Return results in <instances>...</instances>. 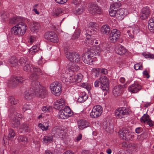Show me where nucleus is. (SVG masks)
<instances>
[{
	"label": "nucleus",
	"mask_w": 154,
	"mask_h": 154,
	"mask_svg": "<svg viewBox=\"0 0 154 154\" xmlns=\"http://www.w3.org/2000/svg\"><path fill=\"white\" fill-rule=\"evenodd\" d=\"M39 82L37 81H32L31 83V88L30 89L32 91H37L41 88Z\"/></svg>",
	"instance_id": "bb28decb"
},
{
	"label": "nucleus",
	"mask_w": 154,
	"mask_h": 154,
	"mask_svg": "<svg viewBox=\"0 0 154 154\" xmlns=\"http://www.w3.org/2000/svg\"><path fill=\"white\" fill-rule=\"evenodd\" d=\"M143 131V128L141 127H138L135 130L136 133L139 134L142 132Z\"/></svg>",
	"instance_id": "774afa93"
},
{
	"label": "nucleus",
	"mask_w": 154,
	"mask_h": 154,
	"mask_svg": "<svg viewBox=\"0 0 154 154\" xmlns=\"http://www.w3.org/2000/svg\"><path fill=\"white\" fill-rule=\"evenodd\" d=\"M127 147L131 149H136L137 147L136 145L133 143H130L127 145Z\"/></svg>",
	"instance_id": "680f3d73"
},
{
	"label": "nucleus",
	"mask_w": 154,
	"mask_h": 154,
	"mask_svg": "<svg viewBox=\"0 0 154 154\" xmlns=\"http://www.w3.org/2000/svg\"><path fill=\"white\" fill-rule=\"evenodd\" d=\"M130 29H131V31H132L134 34H137L139 32V28L137 25H133L132 27H130Z\"/></svg>",
	"instance_id": "4c0bfd02"
},
{
	"label": "nucleus",
	"mask_w": 154,
	"mask_h": 154,
	"mask_svg": "<svg viewBox=\"0 0 154 154\" xmlns=\"http://www.w3.org/2000/svg\"><path fill=\"white\" fill-rule=\"evenodd\" d=\"M59 117L61 119H65L66 118V116H67L66 114L65 113V112H64L62 109L60 110L59 112Z\"/></svg>",
	"instance_id": "603ef678"
},
{
	"label": "nucleus",
	"mask_w": 154,
	"mask_h": 154,
	"mask_svg": "<svg viewBox=\"0 0 154 154\" xmlns=\"http://www.w3.org/2000/svg\"><path fill=\"white\" fill-rule=\"evenodd\" d=\"M9 62L11 65V66H15L17 65L18 61L16 57L14 56L11 57L9 60Z\"/></svg>",
	"instance_id": "72a5a7b5"
},
{
	"label": "nucleus",
	"mask_w": 154,
	"mask_h": 154,
	"mask_svg": "<svg viewBox=\"0 0 154 154\" xmlns=\"http://www.w3.org/2000/svg\"><path fill=\"white\" fill-rule=\"evenodd\" d=\"M48 41L52 42L54 43H57L58 41L57 35L54 32V34L51 36L50 38L48 40Z\"/></svg>",
	"instance_id": "58836bf2"
},
{
	"label": "nucleus",
	"mask_w": 154,
	"mask_h": 154,
	"mask_svg": "<svg viewBox=\"0 0 154 154\" xmlns=\"http://www.w3.org/2000/svg\"><path fill=\"white\" fill-rule=\"evenodd\" d=\"M100 31L102 33H106V25H103L100 29Z\"/></svg>",
	"instance_id": "338daca9"
},
{
	"label": "nucleus",
	"mask_w": 154,
	"mask_h": 154,
	"mask_svg": "<svg viewBox=\"0 0 154 154\" xmlns=\"http://www.w3.org/2000/svg\"><path fill=\"white\" fill-rule=\"evenodd\" d=\"M28 59L26 57H21L19 60V62L21 64H24L27 62Z\"/></svg>",
	"instance_id": "6e6d98bb"
},
{
	"label": "nucleus",
	"mask_w": 154,
	"mask_h": 154,
	"mask_svg": "<svg viewBox=\"0 0 154 154\" xmlns=\"http://www.w3.org/2000/svg\"><path fill=\"white\" fill-rule=\"evenodd\" d=\"M15 136V133L14 131L12 129H10L9 131V134L8 136V139L11 140Z\"/></svg>",
	"instance_id": "5fc2aeb1"
},
{
	"label": "nucleus",
	"mask_w": 154,
	"mask_h": 154,
	"mask_svg": "<svg viewBox=\"0 0 154 154\" xmlns=\"http://www.w3.org/2000/svg\"><path fill=\"white\" fill-rule=\"evenodd\" d=\"M123 87L120 85L114 87L113 90V94L115 97L119 96L122 93Z\"/></svg>",
	"instance_id": "412c9836"
},
{
	"label": "nucleus",
	"mask_w": 154,
	"mask_h": 154,
	"mask_svg": "<svg viewBox=\"0 0 154 154\" xmlns=\"http://www.w3.org/2000/svg\"><path fill=\"white\" fill-rule=\"evenodd\" d=\"M90 51L87 49H85V53L82 55V59L85 63L91 65L92 63L94 58L93 54H91Z\"/></svg>",
	"instance_id": "423d86ee"
},
{
	"label": "nucleus",
	"mask_w": 154,
	"mask_h": 154,
	"mask_svg": "<svg viewBox=\"0 0 154 154\" xmlns=\"http://www.w3.org/2000/svg\"><path fill=\"white\" fill-rule=\"evenodd\" d=\"M1 17L3 21H6L8 20L9 14L6 12L3 11L1 13Z\"/></svg>",
	"instance_id": "c03bdc74"
},
{
	"label": "nucleus",
	"mask_w": 154,
	"mask_h": 154,
	"mask_svg": "<svg viewBox=\"0 0 154 154\" xmlns=\"http://www.w3.org/2000/svg\"><path fill=\"white\" fill-rule=\"evenodd\" d=\"M32 69L34 72L37 71L40 74L42 73V70L39 68L34 67L32 65L29 64H27L23 67V70L28 73L32 72Z\"/></svg>",
	"instance_id": "ddd939ff"
},
{
	"label": "nucleus",
	"mask_w": 154,
	"mask_h": 154,
	"mask_svg": "<svg viewBox=\"0 0 154 154\" xmlns=\"http://www.w3.org/2000/svg\"><path fill=\"white\" fill-rule=\"evenodd\" d=\"M91 31H89L88 30V33H86L85 35L86 36V39L85 41V42L86 43L87 45H88L87 43L89 44L93 45L94 44V41L95 40V37L92 35L89 34V33L91 32Z\"/></svg>",
	"instance_id": "4be33fe9"
},
{
	"label": "nucleus",
	"mask_w": 154,
	"mask_h": 154,
	"mask_svg": "<svg viewBox=\"0 0 154 154\" xmlns=\"http://www.w3.org/2000/svg\"><path fill=\"white\" fill-rule=\"evenodd\" d=\"M100 88L104 91H106V76L102 75L99 78Z\"/></svg>",
	"instance_id": "cd10ccee"
},
{
	"label": "nucleus",
	"mask_w": 154,
	"mask_h": 154,
	"mask_svg": "<svg viewBox=\"0 0 154 154\" xmlns=\"http://www.w3.org/2000/svg\"><path fill=\"white\" fill-rule=\"evenodd\" d=\"M142 86L138 84L135 83L132 84L128 88L129 91L133 93H136L140 90Z\"/></svg>",
	"instance_id": "dca6fc26"
},
{
	"label": "nucleus",
	"mask_w": 154,
	"mask_h": 154,
	"mask_svg": "<svg viewBox=\"0 0 154 154\" xmlns=\"http://www.w3.org/2000/svg\"><path fill=\"white\" fill-rule=\"evenodd\" d=\"M115 51L116 54L123 56L127 52V50L124 46L119 44L116 45Z\"/></svg>",
	"instance_id": "f3484780"
},
{
	"label": "nucleus",
	"mask_w": 154,
	"mask_h": 154,
	"mask_svg": "<svg viewBox=\"0 0 154 154\" xmlns=\"http://www.w3.org/2000/svg\"><path fill=\"white\" fill-rule=\"evenodd\" d=\"M106 70V69L104 68H103L102 69L100 68H95L93 69L94 71H96V74L95 75V76L97 77V73H98V75L99 73L100 72L102 73L103 74H105Z\"/></svg>",
	"instance_id": "ea45409f"
},
{
	"label": "nucleus",
	"mask_w": 154,
	"mask_h": 154,
	"mask_svg": "<svg viewBox=\"0 0 154 154\" xmlns=\"http://www.w3.org/2000/svg\"><path fill=\"white\" fill-rule=\"evenodd\" d=\"M19 17H14L10 19L9 22L11 24H15L20 21Z\"/></svg>",
	"instance_id": "49530a36"
},
{
	"label": "nucleus",
	"mask_w": 154,
	"mask_h": 154,
	"mask_svg": "<svg viewBox=\"0 0 154 154\" xmlns=\"http://www.w3.org/2000/svg\"><path fill=\"white\" fill-rule=\"evenodd\" d=\"M117 11L113 9L110 7L109 11V14L111 17H114L116 16V14Z\"/></svg>",
	"instance_id": "8fccbe9b"
},
{
	"label": "nucleus",
	"mask_w": 154,
	"mask_h": 154,
	"mask_svg": "<svg viewBox=\"0 0 154 154\" xmlns=\"http://www.w3.org/2000/svg\"><path fill=\"white\" fill-rule=\"evenodd\" d=\"M106 129H108V131L111 133L113 131V127L112 123V122H109V126H107L106 127Z\"/></svg>",
	"instance_id": "bf43d9fd"
},
{
	"label": "nucleus",
	"mask_w": 154,
	"mask_h": 154,
	"mask_svg": "<svg viewBox=\"0 0 154 154\" xmlns=\"http://www.w3.org/2000/svg\"><path fill=\"white\" fill-rule=\"evenodd\" d=\"M151 13V10L149 7L146 6L143 7L140 13V17L142 20H145L150 16Z\"/></svg>",
	"instance_id": "9d476101"
},
{
	"label": "nucleus",
	"mask_w": 154,
	"mask_h": 154,
	"mask_svg": "<svg viewBox=\"0 0 154 154\" xmlns=\"http://www.w3.org/2000/svg\"><path fill=\"white\" fill-rule=\"evenodd\" d=\"M140 121L144 123H146L150 127L153 126L152 120L149 118V116L147 114H144L140 119Z\"/></svg>",
	"instance_id": "a211bd4d"
},
{
	"label": "nucleus",
	"mask_w": 154,
	"mask_h": 154,
	"mask_svg": "<svg viewBox=\"0 0 154 154\" xmlns=\"http://www.w3.org/2000/svg\"><path fill=\"white\" fill-rule=\"evenodd\" d=\"M64 104V100L63 98H61L55 102L54 108L57 109L61 110L63 107Z\"/></svg>",
	"instance_id": "aec40b11"
},
{
	"label": "nucleus",
	"mask_w": 154,
	"mask_h": 154,
	"mask_svg": "<svg viewBox=\"0 0 154 154\" xmlns=\"http://www.w3.org/2000/svg\"><path fill=\"white\" fill-rule=\"evenodd\" d=\"M79 69V67L77 65H76L75 64H73L70 66L69 69V74L72 73L75 74L74 72L77 71Z\"/></svg>",
	"instance_id": "473e14b6"
},
{
	"label": "nucleus",
	"mask_w": 154,
	"mask_h": 154,
	"mask_svg": "<svg viewBox=\"0 0 154 154\" xmlns=\"http://www.w3.org/2000/svg\"><path fill=\"white\" fill-rule=\"evenodd\" d=\"M86 7V6L83 3L79 4L78 6H76L73 9V12L75 14H79L83 12Z\"/></svg>",
	"instance_id": "6ab92c4d"
},
{
	"label": "nucleus",
	"mask_w": 154,
	"mask_h": 154,
	"mask_svg": "<svg viewBox=\"0 0 154 154\" xmlns=\"http://www.w3.org/2000/svg\"><path fill=\"white\" fill-rule=\"evenodd\" d=\"M32 72L29 77V79L32 82L34 81H37V79L38 78V75H42V72L40 74L37 71L34 72L33 71Z\"/></svg>",
	"instance_id": "c756f323"
},
{
	"label": "nucleus",
	"mask_w": 154,
	"mask_h": 154,
	"mask_svg": "<svg viewBox=\"0 0 154 154\" xmlns=\"http://www.w3.org/2000/svg\"><path fill=\"white\" fill-rule=\"evenodd\" d=\"M89 123L85 120H80L78 122V127L81 130H82L84 128L89 126Z\"/></svg>",
	"instance_id": "a878e982"
},
{
	"label": "nucleus",
	"mask_w": 154,
	"mask_h": 154,
	"mask_svg": "<svg viewBox=\"0 0 154 154\" xmlns=\"http://www.w3.org/2000/svg\"><path fill=\"white\" fill-rule=\"evenodd\" d=\"M27 26L25 23L20 22L11 28V33L15 35H23L26 32Z\"/></svg>",
	"instance_id": "f03ea898"
},
{
	"label": "nucleus",
	"mask_w": 154,
	"mask_h": 154,
	"mask_svg": "<svg viewBox=\"0 0 154 154\" xmlns=\"http://www.w3.org/2000/svg\"><path fill=\"white\" fill-rule=\"evenodd\" d=\"M65 112V113L66 114V115L69 116L71 115H69L68 114L72 115L73 112L70 109V108L68 106H66L63 109H62Z\"/></svg>",
	"instance_id": "37998d69"
},
{
	"label": "nucleus",
	"mask_w": 154,
	"mask_h": 154,
	"mask_svg": "<svg viewBox=\"0 0 154 154\" xmlns=\"http://www.w3.org/2000/svg\"><path fill=\"white\" fill-rule=\"evenodd\" d=\"M102 112L103 108L100 105L95 106L90 113V116L93 118H97L101 114Z\"/></svg>",
	"instance_id": "6e6552de"
},
{
	"label": "nucleus",
	"mask_w": 154,
	"mask_h": 154,
	"mask_svg": "<svg viewBox=\"0 0 154 154\" xmlns=\"http://www.w3.org/2000/svg\"><path fill=\"white\" fill-rule=\"evenodd\" d=\"M53 11L54 15L58 16L63 13V10L60 8H55Z\"/></svg>",
	"instance_id": "a19ab883"
},
{
	"label": "nucleus",
	"mask_w": 154,
	"mask_h": 154,
	"mask_svg": "<svg viewBox=\"0 0 154 154\" xmlns=\"http://www.w3.org/2000/svg\"><path fill=\"white\" fill-rule=\"evenodd\" d=\"M20 129H23L26 132H29L30 131V129L29 127V125L26 123L23 124L20 127Z\"/></svg>",
	"instance_id": "c9c22d12"
},
{
	"label": "nucleus",
	"mask_w": 154,
	"mask_h": 154,
	"mask_svg": "<svg viewBox=\"0 0 154 154\" xmlns=\"http://www.w3.org/2000/svg\"><path fill=\"white\" fill-rule=\"evenodd\" d=\"M74 53L70 52H67L66 53L67 58L71 62H74Z\"/></svg>",
	"instance_id": "f704fd0d"
},
{
	"label": "nucleus",
	"mask_w": 154,
	"mask_h": 154,
	"mask_svg": "<svg viewBox=\"0 0 154 154\" xmlns=\"http://www.w3.org/2000/svg\"><path fill=\"white\" fill-rule=\"evenodd\" d=\"M25 79L21 76L13 78L9 82L8 85L13 88L16 87L19 83H22Z\"/></svg>",
	"instance_id": "1a4fd4ad"
},
{
	"label": "nucleus",
	"mask_w": 154,
	"mask_h": 154,
	"mask_svg": "<svg viewBox=\"0 0 154 154\" xmlns=\"http://www.w3.org/2000/svg\"><path fill=\"white\" fill-rule=\"evenodd\" d=\"M88 11L89 13L94 15L96 14H100L102 11L96 4H91L88 6Z\"/></svg>",
	"instance_id": "9b49d317"
},
{
	"label": "nucleus",
	"mask_w": 154,
	"mask_h": 154,
	"mask_svg": "<svg viewBox=\"0 0 154 154\" xmlns=\"http://www.w3.org/2000/svg\"><path fill=\"white\" fill-rule=\"evenodd\" d=\"M130 112V109L128 107H124L116 110L115 115L117 118L122 119L128 115Z\"/></svg>",
	"instance_id": "39448f33"
},
{
	"label": "nucleus",
	"mask_w": 154,
	"mask_h": 154,
	"mask_svg": "<svg viewBox=\"0 0 154 154\" xmlns=\"http://www.w3.org/2000/svg\"><path fill=\"white\" fill-rule=\"evenodd\" d=\"M15 110V108L11 109L8 115L9 117L11 118V125L13 128L17 127L20 125V123L18 119L22 116L21 114L17 113Z\"/></svg>",
	"instance_id": "f257e3e1"
},
{
	"label": "nucleus",
	"mask_w": 154,
	"mask_h": 154,
	"mask_svg": "<svg viewBox=\"0 0 154 154\" xmlns=\"http://www.w3.org/2000/svg\"><path fill=\"white\" fill-rule=\"evenodd\" d=\"M35 95L39 97L44 98L48 94V91L45 88H42L41 87V88L37 91H35Z\"/></svg>",
	"instance_id": "5701e85b"
},
{
	"label": "nucleus",
	"mask_w": 154,
	"mask_h": 154,
	"mask_svg": "<svg viewBox=\"0 0 154 154\" xmlns=\"http://www.w3.org/2000/svg\"><path fill=\"white\" fill-rule=\"evenodd\" d=\"M121 32L116 29H112L109 35L108 39L110 42L114 43L118 42L122 43L123 42L122 39L120 38Z\"/></svg>",
	"instance_id": "20e7f679"
},
{
	"label": "nucleus",
	"mask_w": 154,
	"mask_h": 154,
	"mask_svg": "<svg viewBox=\"0 0 154 154\" xmlns=\"http://www.w3.org/2000/svg\"><path fill=\"white\" fill-rule=\"evenodd\" d=\"M53 136L48 135L43 137L42 142L43 143L47 144L51 143L53 141Z\"/></svg>",
	"instance_id": "c85d7f7f"
},
{
	"label": "nucleus",
	"mask_w": 154,
	"mask_h": 154,
	"mask_svg": "<svg viewBox=\"0 0 154 154\" xmlns=\"http://www.w3.org/2000/svg\"><path fill=\"white\" fill-rule=\"evenodd\" d=\"M31 108V106L29 104H25L23 108V110L25 112L26 110L30 109Z\"/></svg>",
	"instance_id": "e2e57ef3"
},
{
	"label": "nucleus",
	"mask_w": 154,
	"mask_h": 154,
	"mask_svg": "<svg viewBox=\"0 0 154 154\" xmlns=\"http://www.w3.org/2000/svg\"><path fill=\"white\" fill-rule=\"evenodd\" d=\"M144 56L146 58H154V55L150 54H144Z\"/></svg>",
	"instance_id": "69168bd1"
},
{
	"label": "nucleus",
	"mask_w": 154,
	"mask_h": 154,
	"mask_svg": "<svg viewBox=\"0 0 154 154\" xmlns=\"http://www.w3.org/2000/svg\"><path fill=\"white\" fill-rule=\"evenodd\" d=\"M51 107L48 106H45L42 108V111L45 112H48L51 109Z\"/></svg>",
	"instance_id": "052dcab7"
},
{
	"label": "nucleus",
	"mask_w": 154,
	"mask_h": 154,
	"mask_svg": "<svg viewBox=\"0 0 154 154\" xmlns=\"http://www.w3.org/2000/svg\"><path fill=\"white\" fill-rule=\"evenodd\" d=\"M17 99H15L13 97L11 96L9 97V102L12 104L15 105L18 103Z\"/></svg>",
	"instance_id": "de8ad7c7"
},
{
	"label": "nucleus",
	"mask_w": 154,
	"mask_h": 154,
	"mask_svg": "<svg viewBox=\"0 0 154 154\" xmlns=\"http://www.w3.org/2000/svg\"><path fill=\"white\" fill-rule=\"evenodd\" d=\"M69 82L72 83L79 82H80L82 78V75L81 74H79L75 75V74L72 73L69 74Z\"/></svg>",
	"instance_id": "f8f14e48"
},
{
	"label": "nucleus",
	"mask_w": 154,
	"mask_h": 154,
	"mask_svg": "<svg viewBox=\"0 0 154 154\" xmlns=\"http://www.w3.org/2000/svg\"><path fill=\"white\" fill-rule=\"evenodd\" d=\"M74 55V62L75 61V63H79L80 60V56L79 54L75 52Z\"/></svg>",
	"instance_id": "3c124183"
},
{
	"label": "nucleus",
	"mask_w": 154,
	"mask_h": 154,
	"mask_svg": "<svg viewBox=\"0 0 154 154\" xmlns=\"http://www.w3.org/2000/svg\"><path fill=\"white\" fill-rule=\"evenodd\" d=\"M80 32L81 30L80 29H78L76 30L72 36V39L75 40L77 38L80 36Z\"/></svg>",
	"instance_id": "79ce46f5"
},
{
	"label": "nucleus",
	"mask_w": 154,
	"mask_h": 154,
	"mask_svg": "<svg viewBox=\"0 0 154 154\" xmlns=\"http://www.w3.org/2000/svg\"><path fill=\"white\" fill-rule=\"evenodd\" d=\"M53 34H54V32H46L44 34V38L45 39H47L48 40V39L50 38L51 36L53 35Z\"/></svg>",
	"instance_id": "864d4df0"
},
{
	"label": "nucleus",
	"mask_w": 154,
	"mask_h": 154,
	"mask_svg": "<svg viewBox=\"0 0 154 154\" xmlns=\"http://www.w3.org/2000/svg\"><path fill=\"white\" fill-rule=\"evenodd\" d=\"M88 98V96L86 93L85 92H83L81 93V95L79 97L78 101L80 103H82L87 100Z\"/></svg>",
	"instance_id": "2f4dec72"
},
{
	"label": "nucleus",
	"mask_w": 154,
	"mask_h": 154,
	"mask_svg": "<svg viewBox=\"0 0 154 154\" xmlns=\"http://www.w3.org/2000/svg\"><path fill=\"white\" fill-rule=\"evenodd\" d=\"M148 28L151 32L154 33V17L149 20Z\"/></svg>",
	"instance_id": "7c9ffc66"
},
{
	"label": "nucleus",
	"mask_w": 154,
	"mask_h": 154,
	"mask_svg": "<svg viewBox=\"0 0 154 154\" xmlns=\"http://www.w3.org/2000/svg\"><path fill=\"white\" fill-rule=\"evenodd\" d=\"M29 26L31 32L35 33L38 32L40 28V23L34 21L30 22Z\"/></svg>",
	"instance_id": "2eb2a0df"
},
{
	"label": "nucleus",
	"mask_w": 154,
	"mask_h": 154,
	"mask_svg": "<svg viewBox=\"0 0 154 154\" xmlns=\"http://www.w3.org/2000/svg\"><path fill=\"white\" fill-rule=\"evenodd\" d=\"M89 51H90L91 54H93L92 56L94 57V55H99L101 51L100 48L98 46H94L92 48H87Z\"/></svg>",
	"instance_id": "b1692460"
},
{
	"label": "nucleus",
	"mask_w": 154,
	"mask_h": 154,
	"mask_svg": "<svg viewBox=\"0 0 154 154\" xmlns=\"http://www.w3.org/2000/svg\"><path fill=\"white\" fill-rule=\"evenodd\" d=\"M49 126V125L45 126L40 123H39L38 125V127L43 131L48 130Z\"/></svg>",
	"instance_id": "13d9d810"
},
{
	"label": "nucleus",
	"mask_w": 154,
	"mask_h": 154,
	"mask_svg": "<svg viewBox=\"0 0 154 154\" xmlns=\"http://www.w3.org/2000/svg\"><path fill=\"white\" fill-rule=\"evenodd\" d=\"M134 69L136 70L139 69L142 70L143 69V66L142 63H139L135 64L134 65Z\"/></svg>",
	"instance_id": "4d7b16f0"
},
{
	"label": "nucleus",
	"mask_w": 154,
	"mask_h": 154,
	"mask_svg": "<svg viewBox=\"0 0 154 154\" xmlns=\"http://www.w3.org/2000/svg\"><path fill=\"white\" fill-rule=\"evenodd\" d=\"M52 93L56 96H59L62 91L61 84L58 82H55L51 84L50 86Z\"/></svg>",
	"instance_id": "0eeeda50"
},
{
	"label": "nucleus",
	"mask_w": 154,
	"mask_h": 154,
	"mask_svg": "<svg viewBox=\"0 0 154 154\" xmlns=\"http://www.w3.org/2000/svg\"><path fill=\"white\" fill-rule=\"evenodd\" d=\"M127 33L128 34V36L130 37L131 39H133L134 38V35L135 34H134L132 33V31H131V29H130V30L127 31Z\"/></svg>",
	"instance_id": "0e129e2a"
},
{
	"label": "nucleus",
	"mask_w": 154,
	"mask_h": 154,
	"mask_svg": "<svg viewBox=\"0 0 154 154\" xmlns=\"http://www.w3.org/2000/svg\"><path fill=\"white\" fill-rule=\"evenodd\" d=\"M18 139L20 142H22L24 144H25L28 141L27 138L24 136L20 135L19 136Z\"/></svg>",
	"instance_id": "a18cd8bd"
},
{
	"label": "nucleus",
	"mask_w": 154,
	"mask_h": 154,
	"mask_svg": "<svg viewBox=\"0 0 154 154\" xmlns=\"http://www.w3.org/2000/svg\"><path fill=\"white\" fill-rule=\"evenodd\" d=\"M147 132H144L141 134L139 137H138V139L140 141H142L147 138Z\"/></svg>",
	"instance_id": "09e8293b"
},
{
	"label": "nucleus",
	"mask_w": 154,
	"mask_h": 154,
	"mask_svg": "<svg viewBox=\"0 0 154 154\" xmlns=\"http://www.w3.org/2000/svg\"><path fill=\"white\" fill-rule=\"evenodd\" d=\"M35 95L34 91L29 89L24 92V96L25 99L29 100L32 98Z\"/></svg>",
	"instance_id": "393cba45"
},
{
	"label": "nucleus",
	"mask_w": 154,
	"mask_h": 154,
	"mask_svg": "<svg viewBox=\"0 0 154 154\" xmlns=\"http://www.w3.org/2000/svg\"><path fill=\"white\" fill-rule=\"evenodd\" d=\"M121 6V3L119 2H115L110 6V8L113 9L117 11L119 9V8Z\"/></svg>",
	"instance_id": "e433bc0d"
},
{
	"label": "nucleus",
	"mask_w": 154,
	"mask_h": 154,
	"mask_svg": "<svg viewBox=\"0 0 154 154\" xmlns=\"http://www.w3.org/2000/svg\"><path fill=\"white\" fill-rule=\"evenodd\" d=\"M128 14V11L126 9L119 8L117 11L116 18L119 20H122Z\"/></svg>",
	"instance_id": "4468645a"
},
{
	"label": "nucleus",
	"mask_w": 154,
	"mask_h": 154,
	"mask_svg": "<svg viewBox=\"0 0 154 154\" xmlns=\"http://www.w3.org/2000/svg\"><path fill=\"white\" fill-rule=\"evenodd\" d=\"M120 137L123 140L128 141L131 140L134 138V135L127 128H123L119 132Z\"/></svg>",
	"instance_id": "7ed1b4c3"
}]
</instances>
